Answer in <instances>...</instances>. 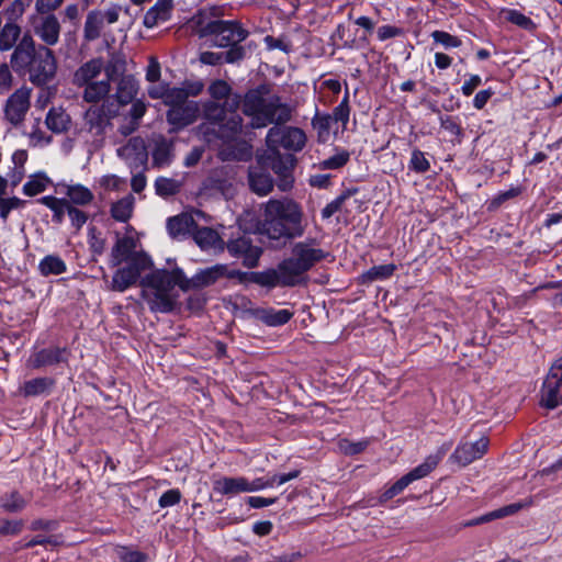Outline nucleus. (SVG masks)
I'll list each match as a JSON object with an SVG mask.
<instances>
[{
    "label": "nucleus",
    "instance_id": "obj_1",
    "mask_svg": "<svg viewBox=\"0 0 562 562\" xmlns=\"http://www.w3.org/2000/svg\"><path fill=\"white\" fill-rule=\"evenodd\" d=\"M316 239L308 238L292 245L291 256L274 269L250 273V280L266 288L295 286L315 265L326 259L328 252L315 247Z\"/></svg>",
    "mask_w": 562,
    "mask_h": 562
},
{
    "label": "nucleus",
    "instance_id": "obj_2",
    "mask_svg": "<svg viewBox=\"0 0 562 562\" xmlns=\"http://www.w3.org/2000/svg\"><path fill=\"white\" fill-rule=\"evenodd\" d=\"M304 233V213L300 203L286 196L266 202L260 234L271 247L281 248Z\"/></svg>",
    "mask_w": 562,
    "mask_h": 562
},
{
    "label": "nucleus",
    "instance_id": "obj_3",
    "mask_svg": "<svg viewBox=\"0 0 562 562\" xmlns=\"http://www.w3.org/2000/svg\"><path fill=\"white\" fill-rule=\"evenodd\" d=\"M13 70L29 75L35 86L47 85L56 75L57 61L54 52L46 46H36L31 35L25 34L11 55Z\"/></svg>",
    "mask_w": 562,
    "mask_h": 562
},
{
    "label": "nucleus",
    "instance_id": "obj_4",
    "mask_svg": "<svg viewBox=\"0 0 562 562\" xmlns=\"http://www.w3.org/2000/svg\"><path fill=\"white\" fill-rule=\"evenodd\" d=\"M186 274L182 269L172 270L159 269L147 274L142 280V285L148 289L145 292L146 299L151 312L170 313L175 310L177 301L172 295V290L178 285L184 292Z\"/></svg>",
    "mask_w": 562,
    "mask_h": 562
},
{
    "label": "nucleus",
    "instance_id": "obj_5",
    "mask_svg": "<svg viewBox=\"0 0 562 562\" xmlns=\"http://www.w3.org/2000/svg\"><path fill=\"white\" fill-rule=\"evenodd\" d=\"M190 23L199 37L211 36L213 44L218 47L239 44L249 35L239 22L215 19L213 12L207 10H200L192 16Z\"/></svg>",
    "mask_w": 562,
    "mask_h": 562
},
{
    "label": "nucleus",
    "instance_id": "obj_6",
    "mask_svg": "<svg viewBox=\"0 0 562 562\" xmlns=\"http://www.w3.org/2000/svg\"><path fill=\"white\" fill-rule=\"evenodd\" d=\"M256 160L278 176V188L281 191H288L292 188V169L295 162L292 154H282L277 148L267 147L261 154H257Z\"/></svg>",
    "mask_w": 562,
    "mask_h": 562
},
{
    "label": "nucleus",
    "instance_id": "obj_7",
    "mask_svg": "<svg viewBox=\"0 0 562 562\" xmlns=\"http://www.w3.org/2000/svg\"><path fill=\"white\" fill-rule=\"evenodd\" d=\"M225 249L231 257L240 259L243 266L249 269L258 267L263 252L249 233L239 231L236 234L233 233L225 241Z\"/></svg>",
    "mask_w": 562,
    "mask_h": 562
},
{
    "label": "nucleus",
    "instance_id": "obj_8",
    "mask_svg": "<svg viewBox=\"0 0 562 562\" xmlns=\"http://www.w3.org/2000/svg\"><path fill=\"white\" fill-rule=\"evenodd\" d=\"M247 276L240 270H229L227 265L217 263L204 269H200L192 278L186 276L184 292L190 290H201L213 285L223 278L239 279L240 281Z\"/></svg>",
    "mask_w": 562,
    "mask_h": 562
},
{
    "label": "nucleus",
    "instance_id": "obj_9",
    "mask_svg": "<svg viewBox=\"0 0 562 562\" xmlns=\"http://www.w3.org/2000/svg\"><path fill=\"white\" fill-rule=\"evenodd\" d=\"M441 459V452L427 457L423 463L414 468L407 474L403 475L387 490H385L380 496V503H386L387 501L402 493L414 481L427 476L438 465Z\"/></svg>",
    "mask_w": 562,
    "mask_h": 562
},
{
    "label": "nucleus",
    "instance_id": "obj_10",
    "mask_svg": "<svg viewBox=\"0 0 562 562\" xmlns=\"http://www.w3.org/2000/svg\"><path fill=\"white\" fill-rule=\"evenodd\" d=\"M150 265V259L144 254H135L125 267L119 268L112 278L111 289L124 292L134 285L143 271Z\"/></svg>",
    "mask_w": 562,
    "mask_h": 562
},
{
    "label": "nucleus",
    "instance_id": "obj_11",
    "mask_svg": "<svg viewBox=\"0 0 562 562\" xmlns=\"http://www.w3.org/2000/svg\"><path fill=\"white\" fill-rule=\"evenodd\" d=\"M306 143V135L303 130L293 126H273L266 136L267 147L279 149L283 147L286 150L300 151Z\"/></svg>",
    "mask_w": 562,
    "mask_h": 562
},
{
    "label": "nucleus",
    "instance_id": "obj_12",
    "mask_svg": "<svg viewBox=\"0 0 562 562\" xmlns=\"http://www.w3.org/2000/svg\"><path fill=\"white\" fill-rule=\"evenodd\" d=\"M540 404L548 409L562 405V357L550 368L540 392Z\"/></svg>",
    "mask_w": 562,
    "mask_h": 562
},
{
    "label": "nucleus",
    "instance_id": "obj_13",
    "mask_svg": "<svg viewBox=\"0 0 562 562\" xmlns=\"http://www.w3.org/2000/svg\"><path fill=\"white\" fill-rule=\"evenodd\" d=\"M291 108L282 103L279 95H271L265 100L260 114L250 123V127L262 128L269 124H284L291 120Z\"/></svg>",
    "mask_w": 562,
    "mask_h": 562
},
{
    "label": "nucleus",
    "instance_id": "obj_14",
    "mask_svg": "<svg viewBox=\"0 0 562 562\" xmlns=\"http://www.w3.org/2000/svg\"><path fill=\"white\" fill-rule=\"evenodd\" d=\"M119 112V105L114 101L105 100L101 105H91L85 113V124L88 131L95 136H102L110 120Z\"/></svg>",
    "mask_w": 562,
    "mask_h": 562
},
{
    "label": "nucleus",
    "instance_id": "obj_15",
    "mask_svg": "<svg viewBox=\"0 0 562 562\" xmlns=\"http://www.w3.org/2000/svg\"><path fill=\"white\" fill-rule=\"evenodd\" d=\"M32 30L35 36L42 42V46H55L59 42L61 25L54 13H37L31 20Z\"/></svg>",
    "mask_w": 562,
    "mask_h": 562
},
{
    "label": "nucleus",
    "instance_id": "obj_16",
    "mask_svg": "<svg viewBox=\"0 0 562 562\" xmlns=\"http://www.w3.org/2000/svg\"><path fill=\"white\" fill-rule=\"evenodd\" d=\"M70 356L71 352L66 347L49 346L34 351L30 356L27 364L36 370L60 364L68 366Z\"/></svg>",
    "mask_w": 562,
    "mask_h": 562
},
{
    "label": "nucleus",
    "instance_id": "obj_17",
    "mask_svg": "<svg viewBox=\"0 0 562 562\" xmlns=\"http://www.w3.org/2000/svg\"><path fill=\"white\" fill-rule=\"evenodd\" d=\"M31 89L22 87L18 89L7 101L5 117L14 125L20 124L30 109Z\"/></svg>",
    "mask_w": 562,
    "mask_h": 562
},
{
    "label": "nucleus",
    "instance_id": "obj_18",
    "mask_svg": "<svg viewBox=\"0 0 562 562\" xmlns=\"http://www.w3.org/2000/svg\"><path fill=\"white\" fill-rule=\"evenodd\" d=\"M488 448V439L486 437H482L474 442H461L451 454V459L462 465L465 467L473 461L482 458Z\"/></svg>",
    "mask_w": 562,
    "mask_h": 562
},
{
    "label": "nucleus",
    "instance_id": "obj_19",
    "mask_svg": "<svg viewBox=\"0 0 562 562\" xmlns=\"http://www.w3.org/2000/svg\"><path fill=\"white\" fill-rule=\"evenodd\" d=\"M240 94H235L233 99L228 100L227 102H206L204 104V116L210 123L220 125L226 120V116L231 112L237 111V109L240 106Z\"/></svg>",
    "mask_w": 562,
    "mask_h": 562
},
{
    "label": "nucleus",
    "instance_id": "obj_20",
    "mask_svg": "<svg viewBox=\"0 0 562 562\" xmlns=\"http://www.w3.org/2000/svg\"><path fill=\"white\" fill-rule=\"evenodd\" d=\"M248 183L251 191L258 195H267L273 189V179L268 169L260 162L249 167Z\"/></svg>",
    "mask_w": 562,
    "mask_h": 562
},
{
    "label": "nucleus",
    "instance_id": "obj_21",
    "mask_svg": "<svg viewBox=\"0 0 562 562\" xmlns=\"http://www.w3.org/2000/svg\"><path fill=\"white\" fill-rule=\"evenodd\" d=\"M193 239L204 251L221 254L225 250V240L211 227H196L193 233Z\"/></svg>",
    "mask_w": 562,
    "mask_h": 562
},
{
    "label": "nucleus",
    "instance_id": "obj_22",
    "mask_svg": "<svg viewBox=\"0 0 562 562\" xmlns=\"http://www.w3.org/2000/svg\"><path fill=\"white\" fill-rule=\"evenodd\" d=\"M199 108L196 102H187L181 105L169 108L167 111V121L177 127H184L192 124L198 117Z\"/></svg>",
    "mask_w": 562,
    "mask_h": 562
},
{
    "label": "nucleus",
    "instance_id": "obj_23",
    "mask_svg": "<svg viewBox=\"0 0 562 562\" xmlns=\"http://www.w3.org/2000/svg\"><path fill=\"white\" fill-rule=\"evenodd\" d=\"M173 0H157L144 15L143 24L147 29H153L160 23L167 22L171 18Z\"/></svg>",
    "mask_w": 562,
    "mask_h": 562
},
{
    "label": "nucleus",
    "instance_id": "obj_24",
    "mask_svg": "<svg viewBox=\"0 0 562 562\" xmlns=\"http://www.w3.org/2000/svg\"><path fill=\"white\" fill-rule=\"evenodd\" d=\"M153 166L157 168L169 166L173 159V142L162 135L153 138Z\"/></svg>",
    "mask_w": 562,
    "mask_h": 562
},
{
    "label": "nucleus",
    "instance_id": "obj_25",
    "mask_svg": "<svg viewBox=\"0 0 562 562\" xmlns=\"http://www.w3.org/2000/svg\"><path fill=\"white\" fill-rule=\"evenodd\" d=\"M134 249H135V240L132 237H128V236L120 237L117 235L116 241L111 249V255H110L111 267H117L124 261L128 262L131 260V258L136 254V252H134Z\"/></svg>",
    "mask_w": 562,
    "mask_h": 562
},
{
    "label": "nucleus",
    "instance_id": "obj_26",
    "mask_svg": "<svg viewBox=\"0 0 562 562\" xmlns=\"http://www.w3.org/2000/svg\"><path fill=\"white\" fill-rule=\"evenodd\" d=\"M213 490L221 495L248 493V479L245 476H224L213 482Z\"/></svg>",
    "mask_w": 562,
    "mask_h": 562
},
{
    "label": "nucleus",
    "instance_id": "obj_27",
    "mask_svg": "<svg viewBox=\"0 0 562 562\" xmlns=\"http://www.w3.org/2000/svg\"><path fill=\"white\" fill-rule=\"evenodd\" d=\"M218 156L224 161H248L252 157V146L246 142H236L222 147Z\"/></svg>",
    "mask_w": 562,
    "mask_h": 562
},
{
    "label": "nucleus",
    "instance_id": "obj_28",
    "mask_svg": "<svg viewBox=\"0 0 562 562\" xmlns=\"http://www.w3.org/2000/svg\"><path fill=\"white\" fill-rule=\"evenodd\" d=\"M56 385V380L50 376H38L23 383L20 392L25 397L49 394Z\"/></svg>",
    "mask_w": 562,
    "mask_h": 562
},
{
    "label": "nucleus",
    "instance_id": "obj_29",
    "mask_svg": "<svg viewBox=\"0 0 562 562\" xmlns=\"http://www.w3.org/2000/svg\"><path fill=\"white\" fill-rule=\"evenodd\" d=\"M103 70V61L101 58H92L81 65L74 74V83L78 87H83L88 82L95 81L94 79Z\"/></svg>",
    "mask_w": 562,
    "mask_h": 562
},
{
    "label": "nucleus",
    "instance_id": "obj_30",
    "mask_svg": "<svg viewBox=\"0 0 562 562\" xmlns=\"http://www.w3.org/2000/svg\"><path fill=\"white\" fill-rule=\"evenodd\" d=\"M265 87H260L257 89L249 90L244 99L241 100L243 113L249 117H251L250 123L255 122L256 116H258L261 112L265 98L262 90Z\"/></svg>",
    "mask_w": 562,
    "mask_h": 562
},
{
    "label": "nucleus",
    "instance_id": "obj_31",
    "mask_svg": "<svg viewBox=\"0 0 562 562\" xmlns=\"http://www.w3.org/2000/svg\"><path fill=\"white\" fill-rule=\"evenodd\" d=\"M243 117L235 112H231L226 120L218 125V135L225 140L235 138L243 132Z\"/></svg>",
    "mask_w": 562,
    "mask_h": 562
},
{
    "label": "nucleus",
    "instance_id": "obj_32",
    "mask_svg": "<svg viewBox=\"0 0 562 562\" xmlns=\"http://www.w3.org/2000/svg\"><path fill=\"white\" fill-rule=\"evenodd\" d=\"M27 503L29 501L16 490L5 492L0 496V508L5 513H20Z\"/></svg>",
    "mask_w": 562,
    "mask_h": 562
},
{
    "label": "nucleus",
    "instance_id": "obj_33",
    "mask_svg": "<svg viewBox=\"0 0 562 562\" xmlns=\"http://www.w3.org/2000/svg\"><path fill=\"white\" fill-rule=\"evenodd\" d=\"M194 220L188 214H180L168 218L167 231L173 238H178L190 233L192 226H194Z\"/></svg>",
    "mask_w": 562,
    "mask_h": 562
},
{
    "label": "nucleus",
    "instance_id": "obj_34",
    "mask_svg": "<svg viewBox=\"0 0 562 562\" xmlns=\"http://www.w3.org/2000/svg\"><path fill=\"white\" fill-rule=\"evenodd\" d=\"M136 92V80L132 76H123L117 83V90L115 93L117 101L116 104L120 106L132 102Z\"/></svg>",
    "mask_w": 562,
    "mask_h": 562
},
{
    "label": "nucleus",
    "instance_id": "obj_35",
    "mask_svg": "<svg viewBox=\"0 0 562 562\" xmlns=\"http://www.w3.org/2000/svg\"><path fill=\"white\" fill-rule=\"evenodd\" d=\"M117 155L123 159H131L133 156H140L143 159H148L145 140L140 136H135L128 142L117 148Z\"/></svg>",
    "mask_w": 562,
    "mask_h": 562
},
{
    "label": "nucleus",
    "instance_id": "obj_36",
    "mask_svg": "<svg viewBox=\"0 0 562 562\" xmlns=\"http://www.w3.org/2000/svg\"><path fill=\"white\" fill-rule=\"evenodd\" d=\"M83 100L89 103H95L110 92V81L106 79L92 81L83 85Z\"/></svg>",
    "mask_w": 562,
    "mask_h": 562
},
{
    "label": "nucleus",
    "instance_id": "obj_37",
    "mask_svg": "<svg viewBox=\"0 0 562 562\" xmlns=\"http://www.w3.org/2000/svg\"><path fill=\"white\" fill-rule=\"evenodd\" d=\"M103 27V15L100 11H91L88 13L85 27L83 37L87 41H94L100 37Z\"/></svg>",
    "mask_w": 562,
    "mask_h": 562
},
{
    "label": "nucleus",
    "instance_id": "obj_38",
    "mask_svg": "<svg viewBox=\"0 0 562 562\" xmlns=\"http://www.w3.org/2000/svg\"><path fill=\"white\" fill-rule=\"evenodd\" d=\"M38 270L44 277L58 276L66 272L67 266L59 256L47 255L40 261Z\"/></svg>",
    "mask_w": 562,
    "mask_h": 562
},
{
    "label": "nucleus",
    "instance_id": "obj_39",
    "mask_svg": "<svg viewBox=\"0 0 562 562\" xmlns=\"http://www.w3.org/2000/svg\"><path fill=\"white\" fill-rule=\"evenodd\" d=\"M45 123L52 132L63 133L67 131L70 117L65 111L53 108L48 111Z\"/></svg>",
    "mask_w": 562,
    "mask_h": 562
},
{
    "label": "nucleus",
    "instance_id": "obj_40",
    "mask_svg": "<svg viewBox=\"0 0 562 562\" xmlns=\"http://www.w3.org/2000/svg\"><path fill=\"white\" fill-rule=\"evenodd\" d=\"M396 266L393 263L373 266L360 276L362 284H369L373 281L385 280L393 276Z\"/></svg>",
    "mask_w": 562,
    "mask_h": 562
},
{
    "label": "nucleus",
    "instance_id": "obj_41",
    "mask_svg": "<svg viewBox=\"0 0 562 562\" xmlns=\"http://www.w3.org/2000/svg\"><path fill=\"white\" fill-rule=\"evenodd\" d=\"M21 35V27L14 22H7L0 31V50L13 48Z\"/></svg>",
    "mask_w": 562,
    "mask_h": 562
},
{
    "label": "nucleus",
    "instance_id": "obj_42",
    "mask_svg": "<svg viewBox=\"0 0 562 562\" xmlns=\"http://www.w3.org/2000/svg\"><path fill=\"white\" fill-rule=\"evenodd\" d=\"M501 14L503 18L518 27L532 32L537 29L536 23L527 15L515 9H503Z\"/></svg>",
    "mask_w": 562,
    "mask_h": 562
},
{
    "label": "nucleus",
    "instance_id": "obj_43",
    "mask_svg": "<svg viewBox=\"0 0 562 562\" xmlns=\"http://www.w3.org/2000/svg\"><path fill=\"white\" fill-rule=\"evenodd\" d=\"M133 196L122 198L121 200L112 204L111 216L117 222H127L133 213Z\"/></svg>",
    "mask_w": 562,
    "mask_h": 562
},
{
    "label": "nucleus",
    "instance_id": "obj_44",
    "mask_svg": "<svg viewBox=\"0 0 562 562\" xmlns=\"http://www.w3.org/2000/svg\"><path fill=\"white\" fill-rule=\"evenodd\" d=\"M207 92L215 102H227L236 94L232 92V87L222 79L214 80L209 86Z\"/></svg>",
    "mask_w": 562,
    "mask_h": 562
},
{
    "label": "nucleus",
    "instance_id": "obj_45",
    "mask_svg": "<svg viewBox=\"0 0 562 562\" xmlns=\"http://www.w3.org/2000/svg\"><path fill=\"white\" fill-rule=\"evenodd\" d=\"M49 182L50 181L45 173L38 172L34 176H31L29 181L24 183L23 193L29 196L40 194L46 190Z\"/></svg>",
    "mask_w": 562,
    "mask_h": 562
},
{
    "label": "nucleus",
    "instance_id": "obj_46",
    "mask_svg": "<svg viewBox=\"0 0 562 562\" xmlns=\"http://www.w3.org/2000/svg\"><path fill=\"white\" fill-rule=\"evenodd\" d=\"M103 70L106 76L105 79L109 81H112L122 75L125 70V59L123 55L120 53H112L108 63L105 65L103 64Z\"/></svg>",
    "mask_w": 562,
    "mask_h": 562
},
{
    "label": "nucleus",
    "instance_id": "obj_47",
    "mask_svg": "<svg viewBox=\"0 0 562 562\" xmlns=\"http://www.w3.org/2000/svg\"><path fill=\"white\" fill-rule=\"evenodd\" d=\"M67 195L69 202L78 205H87L93 200V193L81 184L68 187Z\"/></svg>",
    "mask_w": 562,
    "mask_h": 562
},
{
    "label": "nucleus",
    "instance_id": "obj_48",
    "mask_svg": "<svg viewBox=\"0 0 562 562\" xmlns=\"http://www.w3.org/2000/svg\"><path fill=\"white\" fill-rule=\"evenodd\" d=\"M189 92L186 88H168L164 90V102L170 108L190 102Z\"/></svg>",
    "mask_w": 562,
    "mask_h": 562
},
{
    "label": "nucleus",
    "instance_id": "obj_49",
    "mask_svg": "<svg viewBox=\"0 0 562 562\" xmlns=\"http://www.w3.org/2000/svg\"><path fill=\"white\" fill-rule=\"evenodd\" d=\"M293 314L288 310H263L261 319L269 326H281L286 324Z\"/></svg>",
    "mask_w": 562,
    "mask_h": 562
},
{
    "label": "nucleus",
    "instance_id": "obj_50",
    "mask_svg": "<svg viewBox=\"0 0 562 562\" xmlns=\"http://www.w3.org/2000/svg\"><path fill=\"white\" fill-rule=\"evenodd\" d=\"M155 190L160 196H171L180 191V183L171 178L159 177L155 181Z\"/></svg>",
    "mask_w": 562,
    "mask_h": 562
},
{
    "label": "nucleus",
    "instance_id": "obj_51",
    "mask_svg": "<svg viewBox=\"0 0 562 562\" xmlns=\"http://www.w3.org/2000/svg\"><path fill=\"white\" fill-rule=\"evenodd\" d=\"M408 169L416 173H425L430 170V162L424 151L418 148L412 150Z\"/></svg>",
    "mask_w": 562,
    "mask_h": 562
},
{
    "label": "nucleus",
    "instance_id": "obj_52",
    "mask_svg": "<svg viewBox=\"0 0 562 562\" xmlns=\"http://www.w3.org/2000/svg\"><path fill=\"white\" fill-rule=\"evenodd\" d=\"M64 542L61 535H50V536H43V535H36L29 541L24 542V548H33L36 546H50L52 548H57L61 546Z\"/></svg>",
    "mask_w": 562,
    "mask_h": 562
},
{
    "label": "nucleus",
    "instance_id": "obj_53",
    "mask_svg": "<svg viewBox=\"0 0 562 562\" xmlns=\"http://www.w3.org/2000/svg\"><path fill=\"white\" fill-rule=\"evenodd\" d=\"M331 122L330 114L316 112L315 116L312 119V125L317 131L319 138H327L329 136Z\"/></svg>",
    "mask_w": 562,
    "mask_h": 562
},
{
    "label": "nucleus",
    "instance_id": "obj_54",
    "mask_svg": "<svg viewBox=\"0 0 562 562\" xmlns=\"http://www.w3.org/2000/svg\"><path fill=\"white\" fill-rule=\"evenodd\" d=\"M331 120L335 122H340L342 128L345 130L350 115V106H349V94L346 92L345 98L333 110Z\"/></svg>",
    "mask_w": 562,
    "mask_h": 562
},
{
    "label": "nucleus",
    "instance_id": "obj_55",
    "mask_svg": "<svg viewBox=\"0 0 562 562\" xmlns=\"http://www.w3.org/2000/svg\"><path fill=\"white\" fill-rule=\"evenodd\" d=\"M88 244L93 255L101 256L105 250L106 241L101 237L97 227L91 226L88 232Z\"/></svg>",
    "mask_w": 562,
    "mask_h": 562
},
{
    "label": "nucleus",
    "instance_id": "obj_56",
    "mask_svg": "<svg viewBox=\"0 0 562 562\" xmlns=\"http://www.w3.org/2000/svg\"><path fill=\"white\" fill-rule=\"evenodd\" d=\"M350 155L347 150H341L336 155L319 162L322 170H335L344 167L349 161Z\"/></svg>",
    "mask_w": 562,
    "mask_h": 562
},
{
    "label": "nucleus",
    "instance_id": "obj_57",
    "mask_svg": "<svg viewBox=\"0 0 562 562\" xmlns=\"http://www.w3.org/2000/svg\"><path fill=\"white\" fill-rule=\"evenodd\" d=\"M117 558L121 562H147L148 560L146 553L128 547H121L117 550Z\"/></svg>",
    "mask_w": 562,
    "mask_h": 562
},
{
    "label": "nucleus",
    "instance_id": "obj_58",
    "mask_svg": "<svg viewBox=\"0 0 562 562\" xmlns=\"http://www.w3.org/2000/svg\"><path fill=\"white\" fill-rule=\"evenodd\" d=\"M431 37L435 43L442 45L445 48H456L462 44L459 37L445 31H434Z\"/></svg>",
    "mask_w": 562,
    "mask_h": 562
},
{
    "label": "nucleus",
    "instance_id": "obj_59",
    "mask_svg": "<svg viewBox=\"0 0 562 562\" xmlns=\"http://www.w3.org/2000/svg\"><path fill=\"white\" fill-rule=\"evenodd\" d=\"M440 126L451 135H454L459 138V143L461 142L463 137V130L460 126V124L457 122V120L450 115H440L439 116Z\"/></svg>",
    "mask_w": 562,
    "mask_h": 562
},
{
    "label": "nucleus",
    "instance_id": "obj_60",
    "mask_svg": "<svg viewBox=\"0 0 562 562\" xmlns=\"http://www.w3.org/2000/svg\"><path fill=\"white\" fill-rule=\"evenodd\" d=\"M24 204V201L16 198H0V216L3 221H5L9 216V213L12 210L19 209Z\"/></svg>",
    "mask_w": 562,
    "mask_h": 562
},
{
    "label": "nucleus",
    "instance_id": "obj_61",
    "mask_svg": "<svg viewBox=\"0 0 562 562\" xmlns=\"http://www.w3.org/2000/svg\"><path fill=\"white\" fill-rule=\"evenodd\" d=\"M229 49L223 52L224 63L235 64L243 60L246 57V49L239 44H231Z\"/></svg>",
    "mask_w": 562,
    "mask_h": 562
},
{
    "label": "nucleus",
    "instance_id": "obj_62",
    "mask_svg": "<svg viewBox=\"0 0 562 562\" xmlns=\"http://www.w3.org/2000/svg\"><path fill=\"white\" fill-rule=\"evenodd\" d=\"M527 505H528L527 503H521V502L509 504V505L503 506L501 508H497L495 510H492L491 516L494 520L504 518L507 516H512V515H515L516 513H518L520 509H522Z\"/></svg>",
    "mask_w": 562,
    "mask_h": 562
},
{
    "label": "nucleus",
    "instance_id": "obj_63",
    "mask_svg": "<svg viewBox=\"0 0 562 562\" xmlns=\"http://www.w3.org/2000/svg\"><path fill=\"white\" fill-rule=\"evenodd\" d=\"M58 527L59 522L54 519L37 518L30 524V530L32 531H55Z\"/></svg>",
    "mask_w": 562,
    "mask_h": 562
},
{
    "label": "nucleus",
    "instance_id": "obj_64",
    "mask_svg": "<svg viewBox=\"0 0 562 562\" xmlns=\"http://www.w3.org/2000/svg\"><path fill=\"white\" fill-rule=\"evenodd\" d=\"M181 501V492L178 488L166 491L159 498L158 504L161 508L177 505Z\"/></svg>",
    "mask_w": 562,
    "mask_h": 562
}]
</instances>
